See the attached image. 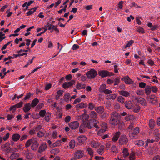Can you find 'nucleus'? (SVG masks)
<instances>
[{
  "mask_svg": "<svg viewBox=\"0 0 160 160\" xmlns=\"http://www.w3.org/2000/svg\"><path fill=\"white\" fill-rule=\"evenodd\" d=\"M89 117L92 118H93V119H97L98 117V115L97 114V113L94 111H91L89 114Z\"/></svg>",
  "mask_w": 160,
  "mask_h": 160,
  "instance_id": "bb28decb",
  "label": "nucleus"
},
{
  "mask_svg": "<svg viewBox=\"0 0 160 160\" xmlns=\"http://www.w3.org/2000/svg\"><path fill=\"white\" fill-rule=\"evenodd\" d=\"M37 135L39 137H42L44 136V133L41 131H39L37 133Z\"/></svg>",
  "mask_w": 160,
  "mask_h": 160,
  "instance_id": "052dcab7",
  "label": "nucleus"
},
{
  "mask_svg": "<svg viewBox=\"0 0 160 160\" xmlns=\"http://www.w3.org/2000/svg\"><path fill=\"white\" fill-rule=\"evenodd\" d=\"M87 107V104L85 102H81L76 105V108L82 109Z\"/></svg>",
  "mask_w": 160,
  "mask_h": 160,
  "instance_id": "c756f323",
  "label": "nucleus"
},
{
  "mask_svg": "<svg viewBox=\"0 0 160 160\" xmlns=\"http://www.w3.org/2000/svg\"><path fill=\"white\" fill-rule=\"evenodd\" d=\"M95 110L98 113H102L104 112V109L102 106H100L95 107Z\"/></svg>",
  "mask_w": 160,
  "mask_h": 160,
  "instance_id": "412c9836",
  "label": "nucleus"
},
{
  "mask_svg": "<svg viewBox=\"0 0 160 160\" xmlns=\"http://www.w3.org/2000/svg\"><path fill=\"white\" fill-rule=\"evenodd\" d=\"M46 113L45 110H42L40 111L39 112V114L41 117H42L45 116Z\"/></svg>",
  "mask_w": 160,
  "mask_h": 160,
  "instance_id": "864d4df0",
  "label": "nucleus"
},
{
  "mask_svg": "<svg viewBox=\"0 0 160 160\" xmlns=\"http://www.w3.org/2000/svg\"><path fill=\"white\" fill-rule=\"evenodd\" d=\"M134 41L132 40H130L125 46H124L123 48H127L130 47L133 43Z\"/></svg>",
  "mask_w": 160,
  "mask_h": 160,
  "instance_id": "49530a36",
  "label": "nucleus"
},
{
  "mask_svg": "<svg viewBox=\"0 0 160 160\" xmlns=\"http://www.w3.org/2000/svg\"><path fill=\"white\" fill-rule=\"evenodd\" d=\"M111 153L114 155H116L118 152V148L115 145L112 146L111 148Z\"/></svg>",
  "mask_w": 160,
  "mask_h": 160,
  "instance_id": "4be33fe9",
  "label": "nucleus"
},
{
  "mask_svg": "<svg viewBox=\"0 0 160 160\" xmlns=\"http://www.w3.org/2000/svg\"><path fill=\"white\" fill-rule=\"evenodd\" d=\"M148 101L152 103H155L158 102L157 97L154 95H151L149 97H147Z\"/></svg>",
  "mask_w": 160,
  "mask_h": 160,
  "instance_id": "6e6552de",
  "label": "nucleus"
},
{
  "mask_svg": "<svg viewBox=\"0 0 160 160\" xmlns=\"http://www.w3.org/2000/svg\"><path fill=\"white\" fill-rule=\"evenodd\" d=\"M31 106L29 103L26 104L23 107V110L24 111L26 112L28 111L31 108Z\"/></svg>",
  "mask_w": 160,
  "mask_h": 160,
  "instance_id": "393cba45",
  "label": "nucleus"
},
{
  "mask_svg": "<svg viewBox=\"0 0 160 160\" xmlns=\"http://www.w3.org/2000/svg\"><path fill=\"white\" fill-rule=\"evenodd\" d=\"M84 113L82 115V119L83 124L84 125H85L88 121L89 120L88 119L89 117V115L86 114V111L84 110Z\"/></svg>",
  "mask_w": 160,
  "mask_h": 160,
  "instance_id": "9b49d317",
  "label": "nucleus"
},
{
  "mask_svg": "<svg viewBox=\"0 0 160 160\" xmlns=\"http://www.w3.org/2000/svg\"><path fill=\"white\" fill-rule=\"evenodd\" d=\"M137 31L139 33H145V31L144 29L141 27H139L137 28Z\"/></svg>",
  "mask_w": 160,
  "mask_h": 160,
  "instance_id": "de8ad7c7",
  "label": "nucleus"
},
{
  "mask_svg": "<svg viewBox=\"0 0 160 160\" xmlns=\"http://www.w3.org/2000/svg\"><path fill=\"white\" fill-rule=\"evenodd\" d=\"M17 107H16L15 106V105L13 106H12L10 108V110L11 111H12V113H14L15 111L16 110V109Z\"/></svg>",
  "mask_w": 160,
  "mask_h": 160,
  "instance_id": "e2e57ef3",
  "label": "nucleus"
},
{
  "mask_svg": "<svg viewBox=\"0 0 160 160\" xmlns=\"http://www.w3.org/2000/svg\"><path fill=\"white\" fill-rule=\"evenodd\" d=\"M20 136L18 134H14L12 136V139L14 141H18L20 138Z\"/></svg>",
  "mask_w": 160,
  "mask_h": 160,
  "instance_id": "cd10ccee",
  "label": "nucleus"
},
{
  "mask_svg": "<svg viewBox=\"0 0 160 160\" xmlns=\"http://www.w3.org/2000/svg\"><path fill=\"white\" fill-rule=\"evenodd\" d=\"M84 128L85 127H84V125H81L80 126L79 128V132L80 133H82L85 131Z\"/></svg>",
  "mask_w": 160,
  "mask_h": 160,
  "instance_id": "680f3d73",
  "label": "nucleus"
},
{
  "mask_svg": "<svg viewBox=\"0 0 160 160\" xmlns=\"http://www.w3.org/2000/svg\"><path fill=\"white\" fill-rule=\"evenodd\" d=\"M45 120L47 122H48L51 118V114L48 112H46L45 115Z\"/></svg>",
  "mask_w": 160,
  "mask_h": 160,
  "instance_id": "a19ab883",
  "label": "nucleus"
},
{
  "mask_svg": "<svg viewBox=\"0 0 160 160\" xmlns=\"http://www.w3.org/2000/svg\"><path fill=\"white\" fill-rule=\"evenodd\" d=\"M132 132L135 133L136 134L138 135L139 132V128L138 127L135 128L133 130Z\"/></svg>",
  "mask_w": 160,
  "mask_h": 160,
  "instance_id": "bf43d9fd",
  "label": "nucleus"
},
{
  "mask_svg": "<svg viewBox=\"0 0 160 160\" xmlns=\"http://www.w3.org/2000/svg\"><path fill=\"white\" fill-rule=\"evenodd\" d=\"M155 141V140L153 139L150 140L149 139H148L145 141V147H147L148 146V144L150 143H152Z\"/></svg>",
  "mask_w": 160,
  "mask_h": 160,
  "instance_id": "09e8293b",
  "label": "nucleus"
},
{
  "mask_svg": "<svg viewBox=\"0 0 160 160\" xmlns=\"http://www.w3.org/2000/svg\"><path fill=\"white\" fill-rule=\"evenodd\" d=\"M101 126L102 129L99 130L98 133V135H100L101 133H102L106 131L107 129V124L105 122H102V123Z\"/></svg>",
  "mask_w": 160,
  "mask_h": 160,
  "instance_id": "4468645a",
  "label": "nucleus"
},
{
  "mask_svg": "<svg viewBox=\"0 0 160 160\" xmlns=\"http://www.w3.org/2000/svg\"><path fill=\"white\" fill-rule=\"evenodd\" d=\"M118 101L122 104H123L125 101L124 98L121 96H119L117 98Z\"/></svg>",
  "mask_w": 160,
  "mask_h": 160,
  "instance_id": "8fccbe9b",
  "label": "nucleus"
},
{
  "mask_svg": "<svg viewBox=\"0 0 160 160\" xmlns=\"http://www.w3.org/2000/svg\"><path fill=\"white\" fill-rule=\"evenodd\" d=\"M120 116L117 112H113L111 116V118L109 122L110 124L113 126L118 125V128H121L124 125L120 121Z\"/></svg>",
  "mask_w": 160,
  "mask_h": 160,
  "instance_id": "f257e3e1",
  "label": "nucleus"
},
{
  "mask_svg": "<svg viewBox=\"0 0 160 160\" xmlns=\"http://www.w3.org/2000/svg\"><path fill=\"white\" fill-rule=\"evenodd\" d=\"M122 80L124 81L125 83L127 84H132L134 82L128 76L124 77L122 79Z\"/></svg>",
  "mask_w": 160,
  "mask_h": 160,
  "instance_id": "f8f14e48",
  "label": "nucleus"
},
{
  "mask_svg": "<svg viewBox=\"0 0 160 160\" xmlns=\"http://www.w3.org/2000/svg\"><path fill=\"white\" fill-rule=\"evenodd\" d=\"M94 122L95 120L94 119H91L88 121L86 124L84 125V127L88 129H90L95 127L96 128V131H97L99 129V127L98 125L96 124ZM95 122L96 121H95Z\"/></svg>",
  "mask_w": 160,
  "mask_h": 160,
  "instance_id": "7ed1b4c3",
  "label": "nucleus"
},
{
  "mask_svg": "<svg viewBox=\"0 0 160 160\" xmlns=\"http://www.w3.org/2000/svg\"><path fill=\"white\" fill-rule=\"evenodd\" d=\"M149 125L151 129H153L155 125V122L152 119H151L149 122Z\"/></svg>",
  "mask_w": 160,
  "mask_h": 160,
  "instance_id": "58836bf2",
  "label": "nucleus"
},
{
  "mask_svg": "<svg viewBox=\"0 0 160 160\" xmlns=\"http://www.w3.org/2000/svg\"><path fill=\"white\" fill-rule=\"evenodd\" d=\"M153 135L155 138V140L156 142L158 141L160 139V135L158 129H156L153 132Z\"/></svg>",
  "mask_w": 160,
  "mask_h": 160,
  "instance_id": "6ab92c4d",
  "label": "nucleus"
},
{
  "mask_svg": "<svg viewBox=\"0 0 160 160\" xmlns=\"http://www.w3.org/2000/svg\"><path fill=\"white\" fill-rule=\"evenodd\" d=\"M129 135L130 138L131 139L136 138L138 137V135L133 132H130Z\"/></svg>",
  "mask_w": 160,
  "mask_h": 160,
  "instance_id": "ea45409f",
  "label": "nucleus"
},
{
  "mask_svg": "<svg viewBox=\"0 0 160 160\" xmlns=\"http://www.w3.org/2000/svg\"><path fill=\"white\" fill-rule=\"evenodd\" d=\"M62 142V141L60 140H58L55 143H54L52 146V147H57L58 146L60 145L61 143Z\"/></svg>",
  "mask_w": 160,
  "mask_h": 160,
  "instance_id": "3c124183",
  "label": "nucleus"
},
{
  "mask_svg": "<svg viewBox=\"0 0 160 160\" xmlns=\"http://www.w3.org/2000/svg\"><path fill=\"white\" fill-rule=\"evenodd\" d=\"M27 53H24L22 54L19 53V54H14L13 55V57L17 58L18 57H19V56H24V55H25V57H26L27 56Z\"/></svg>",
  "mask_w": 160,
  "mask_h": 160,
  "instance_id": "13d9d810",
  "label": "nucleus"
},
{
  "mask_svg": "<svg viewBox=\"0 0 160 160\" xmlns=\"http://www.w3.org/2000/svg\"><path fill=\"white\" fill-rule=\"evenodd\" d=\"M75 83V81L72 80L70 82H64L63 84L62 87L64 88H68L74 84Z\"/></svg>",
  "mask_w": 160,
  "mask_h": 160,
  "instance_id": "dca6fc26",
  "label": "nucleus"
},
{
  "mask_svg": "<svg viewBox=\"0 0 160 160\" xmlns=\"http://www.w3.org/2000/svg\"><path fill=\"white\" fill-rule=\"evenodd\" d=\"M71 119V118L69 116H67L65 118L64 121L65 122H69Z\"/></svg>",
  "mask_w": 160,
  "mask_h": 160,
  "instance_id": "338daca9",
  "label": "nucleus"
},
{
  "mask_svg": "<svg viewBox=\"0 0 160 160\" xmlns=\"http://www.w3.org/2000/svg\"><path fill=\"white\" fill-rule=\"evenodd\" d=\"M97 72L94 69H91L88 71L86 75L88 79H91L94 78L97 75Z\"/></svg>",
  "mask_w": 160,
  "mask_h": 160,
  "instance_id": "39448f33",
  "label": "nucleus"
},
{
  "mask_svg": "<svg viewBox=\"0 0 160 160\" xmlns=\"http://www.w3.org/2000/svg\"><path fill=\"white\" fill-rule=\"evenodd\" d=\"M88 108L89 109L92 110L94 108V105L92 103L90 102L88 104Z\"/></svg>",
  "mask_w": 160,
  "mask_h": 160,
  "instance_id": "4d7b16f0",
  "label": "nucleus"
},
{
  "mask_svg": "<svg viewBox=\"0 0 160 160\" xmlns=\"http://www.w3.org/2000/svg\"><path fill=\"white\" fill-rule=\"evenodd\" d=\"M105 147L103 145H101L100 148L97 150V152L100 155H102L104 152Z\"/></svg>",
  "mask_w": 160,
  "mask_h": 160,
  "instance_id": "a878e982",
  "label": "nucleus"
},
{
  "mask_svg": "<svg viewBox=\"0 0 160 160\" xmlns=\"http://www.w3.org/2000/svg\"><path fill=\"white\" fill-rule=\"evenodd\" d=\"M144 141L142 140L137 141L135 142V144L137 145L139 147L143 145L144 144Z\"/></svg>",
  "mask_w": 160,
  "mask_h": 160,
  "instance_id": "79ce46f5",
  "label": "nucleus"
},
{
  "mask_svg": "<svg viewBox=\"0 0 160 160\" xmlns=\"http://www.w3.org/2000/svg\"><path fill=\"white\" fill-rule=\"evenodd\" d=\"M136 93L138 95H143L144 94V92L142 90H139L137 91Z\"/></svg>",
  "mask_w": 160,
  "mask_h": 160,
  "instance_id": "5fc2aeb1",
  "label": "nucleus"
},
{
  "mask_svg": "<svg viewBox=\"0 0 160 160\" xmlns=\"http://www.w3.org/2000/svg\"><path fill=\"white\" fill-rule=\"evenodd\" d=\"M117 97V95L115 94H108L107 95L106 98L108 99H115Z\"/></svg>",
  "mask_w": 160,
  "mask_h": 160,
  "instance_id": "72a5a7b5",
  "label": "nucleus"
},
{
  "mask_svg": "<svg viewBox=\"0 0 160 160\" xmlns=\"http://www.w3.org/2000/svg\"><path fill=\"white\" fill-rule=\"evenodd\" d=\"M38 100L37 98L34 99L32 102L31 106L32 107H35L38 104Z\"/></svg>",
  "mask_w": 160,
  "mask_h": 160,
  "instance_id": "c9c22d12",
  "label": "nucleus"
},
{
  "mask_svg": "<svg viewBox=\"0 0 160 160\" xmlns=\"http://www.w3.org/2000/svg\"><path fill=\"white\" fill-rule=\"evenodd\" d=\"M75 140H72L69 142V145L70 149H73L75 148Z\"/></svg>",
  "mask_w": 160,
  "mask_h": 160,
  "instance_id": "7c9ffc66",
  "label": "nucleus"
},
{
  "mask_svg": "<svg viewBox=\"0 0 160 160\" xmlns=\"http://www.w3.org/2000/svg\"><path fill=\"white\" fill-rule=\"evenodd\" d=\"M100 143L99 142L95 141H92L90 143V146L94 148H98L100 145Z\"/></svg>",
  "mask_w": 160,
  "mask_h": 160,
  "instance_id": "f3484780",
  "label": "nucleus"
},
{
  "mask_svg": "<svg viewBox=\"0 0 160 160\" xmlns=\"http://www.w3.org/2000/svg\"><path fill=\"white\" fill-rule=\"evenodd\" d=\"M128 141V139L125 135L121 136L119 139V142L120 144H123L127 143Z\"/></svg>",
  "mask_w": 160,
  "mask_h": 160,
  "instance_id": "ddd939ff",
  "label": "nucleus"
},
{
  "mask_svg": "<svg viewBox=\"0 0 160 160\" xmlns=\"http://www.w3.org/2000/svg\"><path fill=\"white\" fill-rule=\"evenodd\" d=\"M68 125L72 129H75L78 128L79 123L78 121H74L69 123Z\"/></svg>",
  "mask_w": 160,
  "mask_h": 160,
  "instance_id": "9d476101",
  "label": "nucleus"
},
{
  "mask_svg": "<svg viewBox=\"0 0 160 160\" xmlns=\"http://www.w3.org/2000/svg\"><path fill=\"white\" fill-rule=\"evenodd\" d=\"M87 151H88V154L90 155L92 158L93 156V150L90 148H88Z\"/></svg>",
  "mask_w": 160,
  "mask_h": 160,
  "instance_id": "4c0bfd02",
  "label": "nucleus"
},
{
  "mask_svg": "<svg viewBox=\"0 0 160 160\" xmlns=\"http://www.w3.org/2000/svg\"><path fill=\"white\" fill-rule=\"evenodd\" d=\"M31 145L32 150L35 151L37 150L39 144L36 138H33L28 140L26 142L25 147L28 148Z\"/></svg>",
  "mask_w": 160,
  "mask_h": 160,
  "instance_id": "f03ea898",
  "label": "nucleus"
},
{
  "mask_svg": "<svg viewBox=\"0 0 160 160\" xmlns=\"http://www.w3.org/2000/svg\"><path fill=\"white\" fill-rule=\"evenodd\" d=\"M85 155L84 152L83 150H78L74 153V157L77 159L82 158Z\"/></svg>",
  "mask_w": 160,
  "mask_h": 160,
  "instance_id": "423d86ee",
  "label": "nucleus"
},
{
  "mask_svg": "<svg viewBox=\"0 0 160 160\" xmlns=\"http://www.w3.org/2000/svg\"><path fill=\"white\" fill-rule=\"evenodd\" d=\"M118 92L120 95L125 97L129 96L130 94L129 92L125 90L119 91Z\"/></svg>",
  "mask_w": 160,
  "mask_h": 160,
  "instance_id": "b1692460",
  "label": "nucleus"
},
{
  "mask_svg": "<svg viewBox=\"0 0 160 160\" xmlns=\"http://www.w3.org/2000/svg\"><path fill=\"white\" fill-rule=\"evenodd\" d=\"M87 139V138L86 136L81 135L78 137L77 140L78 142L82 145L84 144Z\"/></svg>",
  "mask_w": 160,
  "mask_h": 160,
  "instance_id": "1a4fd4ad",
  "label": "nucleus"
},
{
  "mask_svg": "<svg viewBox=\"0 0 160 160\" xmlns=\"http://www.w3.org/2000/svg\"><path fill=\"white\" fill-rule=\"evenodd\" d=\"M125 105L126 108L128 109H132L133 107V104L131 101L126 102L125 103Z\"/></svg>",
  "mask_w": 160,
  "mask_h": 160,
  "instance_id": "a211bd4d",
  "label": "nucleus"
},
{
  "mask_svg": "<svg viewBox=\"0 0 160 160\" xmlns=\"http://www.w3.org/2000/svg\"><path fill=\"white\" fill-rule=\"evenodd\" d=\"M23 153L25 155L26 158L27 159L31 160L33 157V154L29 152L28 151H24Z\"/></svg>",
  "mask_w": 160,
  "mask_h": 160,
  "instance_id": "2eb2a0df",
  "label": "nucleus"
},
{
  "mask_svg": "<svg viewBox=\"0 0 160 160\" xmlns=\"http://www.w3.org/2000/svg\"><path fill=\"white\" fill-rule=\"evenodd\" d=\"M101 92H103L105 94H109L112 93V91L108 89H105L104 90H101Z\"/></svg>",
  "mask_w": 160,
  "mask_h": 160,
  "instance_id": "774afa93",
  "label": "nucleus"
},
{
  "mask_svg": "<svg viewBox=\"0 0 160 160\" xmlns=\"http://www.w3.org/2000/svg\"><path fill=\"white\" fill-rule=\"evenodd\" d=\"M47 146L46 144L43 143L41 145L39 148L38 152H43L46 149Z\"/></svg>",
  "mask_w": 160,
  "mask_h": 160,
  "instance_id": "aec40b11",
  "label": "nucleus"
},
{
  "mask_svg": "<svg viewBox=\"0 0 160 160\" xmlns=\"http://www.w3.org/2000/svg\"><path fill=\"white\" fill-rule=\"evenodd\" d=\"M138 101L139 103L143 105H146V101L143 98H138Z\"/></svg>",
  "mask_w": 160,
  "mask_h": 160,
  "instance_id": "473e14b6",
  "label": "nucleus"
},
{
  "mask_svg": "<svg viewBox=\"0 0 160 160\" xmlns=\"http://www.w3.org/2000/svg\"><path fill=\"white\" fill-rule=\"evenodd\" d=\"M120 135V132H116L113 135L112 140L114 142H116L118 140Z\"/></svg>",
  "mask_w": 160,
  "mask_h": 160,
  "instance_id": "5701e85b",
  "label": "nucleus"
},
{
  "mask_svg": "<svg viewBox=\"0 0 160 160\" xmlns=\"http://www.w3.org/2000/svg\"><path fill=\"white\" fill-rule=\"evenodd\" d=\"M59 151V150L58 149L55 148L51 150L50 152L52 153H53L54 154H56L58 153Z\"/></svg>",
  "mask_w": 160,
  "mask_h": 160,
  "instance_id": "6e6d98bb",
  "label": "nucleus"
},
{
  "mask_svg": "<svg viewBox=\"0 0 160 160\" xmlns=\"http://www.w3.org/2000/svg\"><path fill=\"white\" fill-rule=\"evenodd\" d=\"M37 9V8L34 7L32 8L29 11H28L27 13L28 16L32 14L34 12H35Z\"/></svg>",
  "mask_w": 160,
  "mask_h": 160,
  "instance_id": "c03bdc74",
  "label": "nucleus"
},
{
  "mask_svg": "<svg viewBox=\"0 0 160 160\" xmlns=\"http://www.w3.org/2000/svg\"><path fill=\"white\" fill-rule=\"evenodd\" d=\"M98 75L102 77H105L107 76H110L113 75L111 72H109L106 70H100L99 71Z\"/></svg>",
  "mask_w": 160,
  "mask_h": 160,
  "instance_id": "0eeeda50",
  "label": "nucleus"
},
{
  "mask_svg": "<svg viewBox=\"0 0 160 160\" xmlns=\"http://www.w3.org/2000/svg\"><path fill=\"white\" fill-rule=\"evenodd\" d=\"M151 88V90L153 92L156 93L158 92V89L156 86L152 87Z\"/></svg>",
  "mask_w": 160,
  "mask_h": 160,
  "instance_id": "0e129e2a",
  "label": "nucleus"
},
{
  "mask_svg": "<svg viewBox=\"0 0 160 160\" xmlns=\"http://www.w3.org/2000/svg\"><path fill=\"white\" fill-rule=\"evenodd\" d=\"M135 118L134 117L133 115H128L125 117V119L128 121L130 120H132Z\"/></svg>",
  "mask_w": 160,
  "mask_h": 160,
  "instance_id": "2f4dec72",
  "label": "nucleus"
},
{
  "mask_svg": "<svg viewBox=\"0 0 160 160\" xmlns=\"http://www.w3.org/2000/svg\"><path fill=\"white\" fill-rule=\"evenodd\" d=\"M10 144L9 142H6L2 145L1 147V149L3 151L6 152L8 153H11L13 152V149L10 148Z\"/></svg>",
  "mask_w": 160,
  "mask_h": 160,
  "instance_id": "20e7f679",
  "label": "nucleus"
},
{
  "mask_svg": "<svg viewBox=\"0 0 160 160\" xmlns=\"http://www.w3.org/2000/svg\"><path fill=\"white\" fill-rule=\"evenodd\" d=\"M122 152L123 153V156L125 158L127 157L129 155L128 150L126 148H125L123 150Z\"/></svg>",
  "mask_w": 160,
  "mask_h": 160,
  "instance_id": "603ef678",
  "label": "nucleus"
},
{
  "mask_svg": "<svg viewBox=\"0 0 160 160\" xmlns=\"http://www.w3.org/2000/svg\"><path fill=\"white\" fill-rule=\"evenodd\" d=\"M145 91L147 95H149L151 92V88L149 86H147L145 88Z\"/></svg>",
  "mask_w": 160,
  "mask_h": 160,
  "instance_id": "e433bc0d",
  "label": "nucleus"
},
{
  "mask_svg": "<svg viewBox=\"0 0 160 160\" xmlns=\"http://www.w3.org/2000/svg\"><path fill=\"white\" fill-rule=\"evenodd\" d=\"M70 98V94L69 93H67L65 94L63 98L64 100L66 102H68V101L69 99Z\"/></svg>",
  "mask_w": 160,
  "mask_h": 160,
  "instance_id": "37998d69",
  "label": "nucleus"
},
{
  "mask_svg": "<svg viewBox=\"0 0 160 160\" xmlns=\"http://www.w3.org/2000/svg\"><path fill=\"white\" fill-rule=\"evenodd\" d=\"M58 137V133L56 131H54L51 135V138L53 139H56Z\"/></svg>",
  "mask_w": 160,
  "mask_h": 160,
  "instance_id": "a18cd8bd",
  "label": "nucleus"
},
{
  "mask_svg": "<svg viewBox=\"0 0 160 160\" xmlns=\"http://www.w3.org/2000/svg\"><path fill=\"white\" fill-rule=\"evenodd\" d=\"M19 156V154L18 153L15 152L12 154L10 157V159L11 160L15 159Z\"/></svg>",
  "mask_w": 160,
  "mask_h": 160,
  "instance_id": "c85d7f7f",
  "label": "nucleus"
},
{
  "mask_svg": "<svg viewBox=\"0 0 160 160\" xmlns=\"http://www.w3.org/2000/svg\"><path fill=\"white\" fill-rule=\"evenodd\" d=\"M77 88L78 89H84L85 88V85L84 84H81L80 83H78L76 85Z\"/></svg>",
  "mask_w": 160,
  "mask_h": 160,
  "instance_id": "f704fd0d",
  "label": "nucleus"
},
{
  "mask_svg": "<svg viewBox=\"0 0 160 160\" xmlns=\"http://www.w3.org/2000/svg\"><path fill=\"white\" fill-rule=\"evenodd\" d=\"M63 91L61 90H58L57 92V95H57V96H58L59 97H60L63 94Z\"/></svg>",
  "mask_w": 160,
  "mask_h": 160,
  "instance_id": "69168bd1",
  "label": "nucleus"
}]
</instances>
